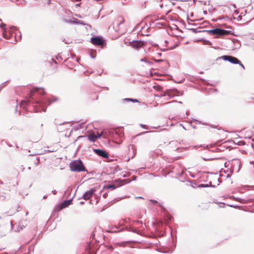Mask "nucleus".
Here are the masks:
<instances>
[{
  "label": "nucleus",
  "mask_w": 254,
  "mask_h": 254,
  "mask_svg": "<svg viewBox=\"0 0 254 254\" xmlns=\"http://www.w3.org/2000/svg\"><path fill=\"white\" fill-rule=\"evenodd\" d=\"M202 41L204 45H211L212 44V42L209 40L202 39Z\"/></svg>",
  "instance_id": "17"
},
{
  "label": "nucleus",
  "mask_w": 254,
  "mask_h": 254,
  "mask_svg": "<svg viewBox=\"0 0 254 254\" xmlns=\"http://www.w3.org/2000/svg\"><path fill=\"white\" fill-rule=\"evenodd\" d=\"M135 198H143V197H142L141 196H137V197H135Z\"/></svg>",
  "instance_id": "40"
},
{
  "label": "nucleus",
  "mask_w": 254,
  "mask_h": 254,
  "mask_svg": "<svg viewBox=\"0 0 254 254\" xmlns=\"http://www.w3.org/2000/svg\"><path fill=\"white\" fill-rule=\"evenodd\" d=\"M192 121H193L194 122V123L196 124H202L203 125H207V124L205 123H204V122H201L197 120H196V119H192Z\"/></svg>",
  "instance_id": "16"
},
{
  "label": "nucleus",
  "mask_w": 254,
  "mask_h": 254,
  "mask_svg": "<svg viewBox=\"0 0 254 254\" xmlns=\"http://www.w3.org/2000/svg\"><path fill=\"white\" fill-rule=\"evenodd\" d=\"M198 188H207V187H211V188H215V186L212 185L211 182H209L208 184H201L198 185Z\"/></svg>",
  "instance_id": "11"
},
{
  "label": "nucleus",
  "mask_w": 254,
  "mask_h": 254,
  "mask_svg": "<svg viewBox=\"0 0 254 254\" xmlns=\"http://www.w3.org/2000/svg\"><path fill=\"white\" fill-rule=\"evenodd\" d=\"M85 137V136L80 135V136H79L78 137V138H81V137Z\"/></svg>",
  "instance_id": "38"
},
{
  "label": "nucleus",
  "mask_w": 254,
  "mask_h": 254,
  "mask_svg": "<svg viewBox=\"0 0 254 254\" xmlns=\"http://www.w3.org/2000/svg\"><path fill=\"white\" fill-rule=\"evenodd\" d=\"M90 41L95 46H101L103 45L104 43L103 39L98 36L91 37Z\"/></svg>",
  "instance_id": "5"
},
{
  "label": "nucleus",
  "mask_w": 254,
  "mask_h": 254,
  "mask_svg": "<svg viewBox=\"0 0 254 254\" xmlns=\"http://www.w3.org/2000/svg\"><path fill=\"white\" fill-rule=\"evenodd\" d=\"M81 0H75L76 1H81Z\"/></svg>",
  "instance_id": "51"
},
{
  "label": "nucleus",
  "mask_w": 254,
  "mask_h": 254,
  "mask_svg": "<svg viewBox=\"0 0 254 254\" xmlns=\"http://www.w3.org/2000/svg\"><path fill=\"white\" fill-rule=\"evenodd\" d=\"M66 23H72V24H74V20H72L71 19H69V20H66L64 21Z\"/></svg>",
  "instance_id": "26"
},
{
  "label": "nucleus",
  "mask_w": 254,
  "mask_h": 254,
  "mask_svg": "<svg viewBox=\"0 0 254 254\" xmlns=\"http://www.w3.org/2000/svg\"><path fill=\"white\" fill-rule=\"evenodd\" d=\"M238 20L240 19V20H241L242 19V17L241 16H239L238 18H237Z\"/></svg>",
  "instance_id": "37"
},
{
  "label": "nucleus",
  "mask_w": 254,
  "mask_h": 254,
  "mask_svg": "<svg viewBox=\"0 0 254 254\" xmlns=\"http://www.w3.org/2000/svg\"><path fill=\"white\" fill-rule=\"evenodd\" d=\"M5 26V24L1 23L0 24V27L2 28L3 29L4 28Z\"/></svg>",
  "instance_id": "31"
},
{
  "label": "nucleus",
  "mask_w": 254,
  "mask_h": 254,
  "mask_svg": "<svg viewBox=\"0 0 254 254\" xmlns=\"http://www.w3.org/2000/svg\"><path fill=\"white\" fill-rule=\"evenodd\" d=\"M88 139L89 141L94 142L97 139L96 136L94 134H90L88 136Z\"/></svg>",
  "instance_id": "12"
},
{
  "label": "nucleus",
  "mask_w": 254,
  "mask_h": 254,
  "mask_svg": "<svg viewBox=\"0 0 254 254\" xmlns=\"http://www.w3.org/2000/svg\"><path fill=\"white\" fill-rule=\"evenodd\" d=\"M203 32H207L210 34L216 35L217 37L227 35L229 34V31L221 28H216L210 30H203Z\"/></svg>",
  "instance_id": "2"
},
{
  "label": "nucleus",
  "mask_w": 254,
  "mask_h": 254,
  "mask_svg": "<svg viewBox=\"0 0 254 254\" xmlns=\"http://www.w3.org/2000/svg\"><path fill=\"white\" fill-rule=\"evenodd\" d=\"M47 198V196H46V195H44V196H43V198H44V199H45V198Z\"/></svg>",
  "instance_id": "45"
},
{
  "label": "nucleus",
  "mask_w": 254,
  "mask_h": 254,
  "mask_svg": "<svg viewBox=\"0 0 254 254\" xmlns=\"http://www.w3.org/2000/svg\"><path fill=\"white\" fill-rule=\"evenodd\" d=\"M105 131L103 130L101 133H97L96 136L97 139L101 137L102 136L104 135Z\"/></svg>",
  "instance_id": "20"
},
{
  "label": "nucleus",
  "mask_w": 254,
  "mask_h": 254,
  "mask_svg": "<svg viewBox=\"0 0 254 254\" xmlns=\"http://www.w3.org/2000/svg\"><path fill=\"white\" fill-rule=\"evenodd\" d=\"M60 58H61V57H60V56H58V57H57V58H56V59H58V60L59 59H60Z\"/></svg>",
  "instance_id": "41"
},
{
  "label": "nucleus",
  "mask_w": 254,
  "mask_h": 254,
  "mask_svg": "<svg viewBox=\"0 0 254 254\" xmlns=\"http://www.w3.org/2000/svg\"><path fill=\"white\" fill-rule=\"evenodd\" d=\"M192 127L193 128H196V127H195V126H192Z\"/></svg>",
  "instance_id": "47"
},
{
  "label": "nucleus",
  "mask_w": 254,
  "mask_h": 254,
  "mask_svg": "<svg viewBox=\"0 0 254 254\" xmlns=\"http://www.w3.org/2000/svg\"><path fill=\"white\" fill-rule=\"evenodd\" d=\"M52 193L54 194H56V190H54L52 191Z\"/></svg>",
  "instance_id": "39"
},
{
  "label": "nucleus",
  "mask_w": 254,
  "mask_h": 254,
  "mask_svg": "<svg viewBox=\"0 0 254 254\" xmlns=\"http://www.w3.org/2000/svg\"><path fill=\"white\" fill-rule=\"evenodd\" d=\"M10 30L9 31V34H10V37L12 36V30H16V27L14 26H11L10 27Z\"/></svg>",
  "instance_id": "19"
},
{
  "label": "nucleus",
  "mask_w": 254,
  "mask_h": 254,
  "mask_svg": "<svg viewBox=\"0 0 254 254\" xmlns=\"http://www.w3.org/2000/svg\"><path fill=\"white\" fill-rule=\"evenodd\" d=\"M183 129H186L185 127H183Z\"/></svg>",
  "instance_id": "59"
},
{
  "label": "nucleus",
  "mask_w": 254,
  "mask_h": 254,
  "mask_svg": "<svg viewBox=\"0 0 254 254\" xmlns=\"http://www.w3.org/2000/svg\"><path fill=\"white\" fill-rule=\"evenodd\" d=\"M162 51H166V50H165V49H162Z\"/></svg>",
  "instance_id": "55"
},
{
  "label": "nucleus",
  "mask_w": 254,
  "mask_h": 254,
  "mask_svg": "<svg viewBox=\"0 0 254 254\" xmlns=\"http://www.w3.org/2000/svg\"><path fill=\"white\" fill-rule=\"evenodd\" d=\"M152 128H156V127H152Z\"/></svg>",
  "instance_id": "61"
},
{
  "label": "nucleus",
  "mask_w": 254,
  "mask_h": 254,
  "mask_svg": "<svg viewBox=\"0 0 254 254\" xmlns=\"http://www.w3.org/2000/svg\"><path fill=\"white\" fill-rule=\"evenodd\" d=\"M161 55H162V54H161V53H158V55H159V56H161Z\"/></svg>",
  "instance_id": "48"
},
{
  "label": "nucleus",
  "mask_w": 254,
  "mask_h": 254,
  "mask_svg": "<svg viewBox=\"0 0 254 254\" xmlns=\"http://www.w3.org/2000/svg\"><path fill=\"white\" fill-rule=\"evenodd\" d=\"M153 132H154V131H144V132H142L141 133H138V134L136 135V136H140V135H141L142 134H143Z\"/></svg>",
  "instance_id": "22"
},
{
  "label": "nucleus",
  "mask_w": 254,
  "mask_h": 254,
  "mask_svg": "<svg viewBox=\"0 0 254 254\" xmlns=\"http://www.w3.org/2000/svg\"><path fill=\"white\" fill-rule=\"evenodd\" d=\"M140 61L141 62H144L146 63L147 64H148L149 65H151L152 64V62H150L149 61H147L146 59H145V58L141 59H140Z\"/></svg>",
  "instance_id": "18"
},
{
  "label": "nucleus",
  "mask_w": 254,
  "mask_h": 254,
  "mask_svg": "<svg viewBox=\"0 0 254 254\" xmlns=\"http://www.w3.org/2000/svg\"><path fill=\"white\" fill-rule=\"evenodd\" d=\"M10 224H11V227H12V223L11 222H10Z\"/></svg>",
  "instance_id": "54"
},
{
  "label": "nucleus",
  "mask_w": 254,
  "mask_h": 254,
  "mask_svg": "<svg viewBox=\"0 0 254 254\" xmlns=\"http://www.w3.org/2000/svg\"><path fill=\"white\" fill-rule=\"evenodd\" d=\"M143 45V42L141 41H133L130 42V45L132 47L137 49L141 47Z\"/></svg>",
  "instance_id": "8"
},
{
  "label": "nucleus",
  "mask_w": 254,
  "mask_h": 254,
  "mask_svg": "<svg viewBox=\"0 0 254 254\" xmlns=\"http://www.w3.org/2000/svg\"><path fill=\"white\" fill-rule=\"evenodd\" d=\"M132 98H125L123 99V100L124 101H131Z\"/></svg>",
  "instance_id": "28"
},
{
  "label": "nucleus",
  "mask_w": 254,
  "mask_h": 254,
  "mask_svg": "<svg viewBox=\"0 0 254 254\" xmlns=\"http://www.w3.org/2000/svg\"><path fill=\"white\" fill-rule=\"evenodd\" d=\"M121 18L122 19H121V20H120V22L119 23V25H121V24H123V23H124L125 22V19L124 18H123V17H121Z\"/></svg>",
  "instance_id": "27"
},
{
  "label": "nucleus",
  "mask_w": 254,
  "mask_h": 254,
  "mask_svg": "<svg viewBox=\"0 0 254 254\" xmlns=\"http://www.w3.org/2000/svg\"><path fill=\"white\" fill-rule=\"evenodd\" d=\"M123 229H124L123 228H122V229H120V231H122Z\"/></svg>",
  "instance_id": "58"
},
{
  "label": "nucleus",
  "mask_w": 254,
  "mask_h": 254,
  "mask_svg": "<svg viewBox=\"0 0 254 254\" xmlns=\"http://www.w3.org/2000/svg\"><path fill=\"white\" fill-rule=\"evenodd\" d=\"M29 102V101H25V100H23L21 102V105L22 106L23 105H27L28 104V103Z\"/></svg>",
  "instance_id": "25"
},
{
  "label": "nucleus",
  "mask_w": 254,
  "mask_h": 254,
  "mask_svg": "<svg viewBox=\"0 0 254 254\" xmlns=\"http://www.w3.org/2000/svg\"><path fill=\"white\" fill-rule=\"evenodd\" d=\"M218 181L219 183H220V181H219V179H218Z\"/></svg>",
  "instance_id": "57"
},
{
  "label": "nucleus",
  "mask_w": 254,
  "mask_h": 254,
  "mask_svg": "<svg viewBox=\"0 0 254 254\" xmlns=\"http://www.w3.org/2000/svg\"><path fill=\"white\" fill-rule=\"evenodd\" d=\"M96 190V189L92 188L90 190L86 191L83 195V199L85 200H88L90 199L92 195L95 193Z\"/></svg>",
  "instance_id": "6"
},
{
  "label": "nucleus",
  "mask_w": 254,
  "mask_h": 254,
  "mask_svg": "<svg viewBox=\"0 0 254 254\" xmlns=\"http://www.w3.org/2000/svg\"><path fill=\"white\" fill-rule=\"evenodd\" d=\"M178 103H179L180 104H182V102L181 101H179V102H178Z\"/></svg>",
  "instance_id": "52"
},
{
  "label": "nucleus",
  "mask_w": 254,
  "mask_h": 254,
  "mask_svg": "<svg viewBox=\"0 0 254 254\" xmlns=\"http://www.w3.org/2000/svg\"><path fill=\"white\" fill-rule=\"evenodd\" d=\"M60 58H61V57H60V56H58V57H57V58H56V59H58V60L59 59H60Z\"/></svg>",
  "instance_id": "42"
},
{
  "label": "nucleus",
  "mask_w": 254,
  "mask_h": 254,
  "mask_svg": "<svg viewBox=\"0 0 254 254\" xmlns=\"http://www.w3.org/2000/svg\"><path fill=\"white\" fill-rule=\"evenodd\" d=\"M91 57L93 59L95 58V57L91 55Z\"/></svg>",
  "instance_id": "44"
},
{
  "label": "nucleus",
  "mask_w": 254,
  "mask_h": 254,
  "mask_svg": "<svg viewBox=\"0 0 254 254\" xmlns=\"http://www.w3.org/2000/svg\"><path fill=\"white\" fill-rule=\"evenodd\" d=\"M171 217H170V216L168 217V219H169V220H171Z\"/></svg>",
  "instance_id": "53"
},
{
  "label": "nucleus",
  "mask_w": 254,
  "mask_h": 254,
  "mask_svg": "<svg viewBox=\"0 0 254 254\" xmlns=\"http://www.w3.org/2000/svg\"><path fill=\"white\" fill-rule=\"evenodd\" d=\"M170 92H171L170 90H166V91L164 92L163 94H161L159 95H155V96L157 97L161 98V97H165V96H168V98H167V99H169L173 97V96H172L171 95Z\"/></svg>",
  "instance_id": "9"
},
{
  "label": "nucleus",
  "mask_w": 254,
  "mask_h": 254,
  "mask_svg": "<svg viewBox=\"0 0 254 254\" xmlns=\"http://www.w3.org/2000/svg\"><path fill=\"white\" fill-rule=\"evenodd\" d=\"M190 30L194 33H199V32H202V30H197V29H195V28H191L190 29Z\"/></svg>",
  "instance_id": "21"
},
{
  "label": "nucleus",
  "mask_w": 254,
  "mask_h": 254,
  "mask_svg": "<svg viewBox=\"0 0 254 254\" xmlns=\"http://www.w3.org/2000/svg\"><path fill=\"white\" fill-rule=\"evenodd\" d=\"M34 92H38L40 94L44 95L45 94V91L44 89L42 88H35L34 89Z\"/></svg>",
  "instance_id": "13"
},
{
  "label": "nucleus",
  "mask_w": 254,
  "mask_h": 254,
  "mask_svg": "<svg viewBox=\"0 0 254 254\" xmlns=\"http://www.w3.org/2000/svg\"><path fill=\"white\" fill-rule=\"evenodd\" d=\"M163 61V60H156L155 61V62L156 63H161V62H162Z\"/></svg>",
  "instance_id": "32"
},
{
  "label": "nucleus",
  "mask_w": 254,
  "mask_h": 254,
  "mask_svg": "<svg viewBox=\"0 0 254 254\" xmlns=\"http://www.w3.org/2000/svg\"><path fill=\"white\" fill-rule=\"evenodd\" d=\"M94 151L98 156L103 158H108L109 157L108 153L105 150L100 149H96L94 150Z\"/></svg>",
  "instance_id": "7"
},
{
  "label": "nucleus",
  "mask_w": 254,
  "mask_h": 254,
  "mask_svg": "<svg viewBox=\"0 0 254 254\" xmlns=\"http://www.w3.org/2000/svg\"><path fill=\"white\" fill-rule=\"evenodd\" d=\"M253 39L254 40V38H253Z\"/></svg>",
  "instance_id": "63"
},
{
  "label": "nucleus",
  "mask_w": 254,
  "mask_h": 254,
  "mask_svg": "<svg viewBox=\"0 0 254 254\" xmlns=\"http://www.w3.org/2000/svg\"><path fill=\"white\" fill-rule=\"evenodd\" d=\"M131 231L134 233H136V231L135 230H132Z\"/></svg>",
  "instance_id": "43"
},
{
  "label": "nucleus",
  "mask_w": 254,
  "mask_h": 254,
  "mask_svg": "<svg viewBox=\"0 0 254 254\" xmlns=\"http://www.w3.org/2000/svg\"><path fill=\"white\" fill-rule=\"evenodd\" d=\"M73 22H74V24H81L83 25H86V24L83 21L78 20L77 19H76L75 20H74Z\"/></svg>",
  "instance_id": "15"
},
{
  "label": "nucleus",
  "mask_w": 254,
  "mask_h": 254,
  "mask_svg": "<svg viewBox=\"0 0 254 254\" xmlns=\"http://www.w3.org/2000/svg\"><path fill=\"white\" fill-rule=\"evenodd\" d=\"M70 169L72 172H80L86 171V169L82 161L80 160H74L70 163Z\"/></svg>",
  "instance_id": "1"
},
{
  "label": "nucleus",
  "mask_w": 254,
  "mask_h": 254,
  "mask_svg": "<svg viewBox=\"0 0 254 254\" xmlns=\"http://www.w3.org/2000/svg\"><path fill=\"white\" fill-rule=\"evenodd\" d=\"M16 148H19V146H16Z\"/></svg>",
  "instance_id": "62"
},
{
  "label": "nucleus",
  "mask_w": 254,
  "mask_h": 254,
  "mask_svg": "<svg viewBox=\"0 0 254 254\" xmlns=\"http://www.w3.org/2000/svg\"><path fill=\"white\" fill-rule=\"evenodd\" d=\"M159 205L160 207H163V206H162V205H161L160 203H159Z\"/></svg>",
  "instance_id": "50"
},
{
  "label": "nucleus",
  "mask_w": 254,
  "mask_h": 254,
  "mask_svg": "<svg viewBox=\"0 0 254 254\" xmlns=\"http://www.w3.org/2000/svg\"><path fill=\"white\" fill-rule=\"evenodd\" d=\"M177 102V101L176 100H174L173 101H172V102H167L166 104H170V103H173V102Z\"/></svg>",
  "instance_id": "34"
},
{
  "label": "nucleus",
  "mask_w": 254,
  "mask_h": 254,
  "mask_svg": "<svg viewBox=\"0 0 254 254\" xmlns=\"http://www.w3.org/2000/svg\"><path fill=\"white\" fill-rule=\"evenodd\" d=\"M235 160L237 162V163H239V160H236V159Z\"/></svg>",
  "instance_id": "49"
},
{
  "label": "nucleus",
  "mask_w": 254,
  "mask_h": 254,
  "mask_svg": "<svg viewBox=\"0 0 254 254\" xmlns=\"http://www.w3.org/2000/svg\"><path fill=\"white\" fill-rule=\"evenodd\" d=\"M140 126L143 128L147 129V128L146 127V126L145 125L140 124Z\"/></svg>",
  "instance_id": "29"
},
{
  "label": "nucleus",
  "mask_w": 254,
  "mask_h": 254,
  "mask_svg": "<svg viewBox=\"0 0 254 254\" xmlns=\"http://www.w3.org/2000/svg\"><path fill=\"white\" fill-rule=\"evenodd\" d=\"M6 30L5 28H4L3 29L2 36L4 38H5L6 39H9L10 38V36L7 35L6 34Z\"/></svg>",
  "instance_id": "14"
},
{
  "label": "nucleus",
  "mask_w": 254,
  "mask_h": 254,
  "mask_svg": "<svg viewBox=\"0 0 254 254\" xmlns=\"http://www.w3.org/2000/svg\"><path fill=\"white\" fill-rule=\"evenodd\" d=\"M230 177V176L229 174H228L227 175V177Z\"/></svg>",
  "instance_id": "56"
},
{
  "label": "nucleus",
  "mask_w": 254,
  "mask_h": 254,
  "mask_svg": "<svg viewBox=\"0 0 254 254\" xmlns=\"http://www.w3.org/2000/svg\"><path fill=\"white\" fill-rule=\"evenodd\" d=\"M222 60L225 61H228L230 63L233 64H239L240 66H241L243 69H245V67L243 65V64H242L240 61H239L237 58L231 56H227V55H224L222 56L220 58Z\"/></svg>",
  "instance_id": "4"
},
{
  "label": "nucleus",
  "mask_w": 254,
  "mask_h": 254,
  "mask_svg": "<svg viewBox=\"0 0 254 254\" xmlns=\"http://www.w3.org/2000/svg\"><path fill=\"white\" fill-rule=\"evenodd\" d=\"M149 201L154 203H157L158 202L156 200L150 199Z\"/></svg>",
  "instance_id": "33"
},
{
  "label": "nucleus",
  "mask_w": 254,
  "mask_h": 254,
  "mask_svg": "<svg viewBox=\"0 0 254 254\" xmlns=\"http://www.w3.org/2000/svg\"><path fill=\"white\" fill-rule=\"evenodd\" d=\"M108 189H115L116 188V187L114 185H109L107 186Z\"/></svg>",
  "instance_id": "24"
},
{
  "label": "nucleus",
  "mask_w": 254,
  "mask_h": 254,
  "mask_svg": "<svg viewBox=\"0 0 254 254\" xmlns=\"http://www.w3.org/2000/svg\"><path fill=\"white\" fill-rule=\"evenodd\" d=\"M203 4H204V5H206V4H207V2H206V1L204 2L203 3Z\"/></svg>",
  "instance_id": "46"
},
{
  "label": "nucleus",
  "mask_w": 254,
  "mask_h": 254,
  "mask_svg": "<svg viewBox=\"0 0 254 254\" xmlns=\"http://www.w3.org/2000/svg\"><path fill=\"white\" fill-rule=\"evenodd\" d=\"M104 131H105V132H104V135H103V136L106 137V136L107 135V131L105 130H104Z\"/></svg>",
  "instance_id": "36"
},
{
  "label": "nucleus",
  "mask_w": 254,
  "mask_h": 254,
  "mask_svg": "<svg viewBox=\"0 0 254 254\" xmlns=\"http://www.w3.org/2000/svg\"><path fill=\"white\" fill-rule=\"evenodd\" d=\"M131 102L136 103V102H139V101L137 99H132Z\"/></svg>",
  "instance_id": "30"
},
{
  "label": "nucleus",
  "mask_w": 254,
  "mask_h": 254,
  "mask_svg": "<svg viewBox=\"0 0 254 254\" xmlns=\"http://www.w3.org/2000/svg\"><path fill=\"white\" fill-rule=\"evenodd\" d=\"M57 99H55L53 101H51L49 99L44 98L40 100V101H37L36 103L38 104L39 107H41L42 110L43 112H45L46 110V106L50 105L53 102H55Z\"/></svg>",
  "instance_id": "3"
},
{
  "label": "nucleus",
  "mask_w": 254,
  "mask_h": 254,
  "mask_svg": "<svg viewBox=\"0 0 254 254\" xmlns=\"http://www.w3.org/2000/svg\"><path fill=\"white\" fill-rule=\"evenodd\" d=\"M161 89V87L160 86H158L157 88V90H160Z\"/></svg>",
  "instance_id": "35"
},
{
  "label": "nucleus",
  "mask_w": 254,
  "mask_h": 254,
  "mask_svg": "<svg viewBox=\"0 0 254 254\" xmlns=\"http://www.w3.org/2000/svg\"><path fill=\"white\" fill-rule=\"evenodd\" d=\"M236 200L241 202V203H246V200L245 199H241L240 198H236Z\"/></svg>",
  "instance_id": "23"
},
{
  "label": "nucleus",
  "mask_w": 254,
  "mask_h": 254,
  "mask_svg": "<svg viewBox=\"0 0 254 254\" xmlns=\"http://www.w3.org/2000/svg\"><path fill=\"white\" fill-rule=\"evenodd\" d=\"M72 201V198L68 200H64L61 204V208H64L68 206Z\"/></svg>",
  "instance_id": "10"
},
{
  "label": "nucleus",
  "mask_w": 254,
  "mask_h": 254,
  "mask_svg": "<svg viewBox=\"0 0 254 254\" xmlns=\"http://www.w3.org/2000/svg\"><path fill=\"white\" fill-rule=\"evenodd\" d=\"M186 115H188V113L187 112H186Z\"/></svg>",
  "instance_id": "60"
}]
</instances>
